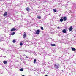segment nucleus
Here are the masks:
<instances>
[{"label": "nucleus", "mask_w": 76, "mask_h": 76, "mask_svg": "<svg viewBox=\"0 0 76 76\" xmlns=\"http://www.w3.org/2000/svg\"><path fill=\"white\" fill-rule=\"evenodd\" d=\"M54 67L56 69H58L60 67V64H54Z\"/></svg>", "instance_id": "1"}, {"label": "nucleus", "mask_w": 76, "mask_h": 76, "mask_svg": "<svg viewBox=\"0 0 76 76\" xmlns=\"http://www.w3.org/2000/svg\"><path fill=\"white\" fill-rule=\"evenodd\" d=\"M39 32H40V30H37L36 31V33L37 35H38L39 34Z\"/></svg>", "instance_id": "2"}, {"label": "nucleus", "mask_w": 76, "mask_h": 76, "mask_svg": "<svg viewBox=\"0 0 76 76\" xmlns=\"http://www.w3.org/2000/svg\"><path fill=\"white\" fill-rule=\"evenodd\" d=\"M72 29H73V27L72 26H71L69 28V31H72Z\"/></svg>", "instance_id": "3"}, {"label": "nucleus", "mask_w": 76, "mask_h": 76, "mask_svg": "<svg viewBox=\"0 0 76 76\" xmlns=\"http://www.w3.org/2000/svg\"><path fill=\"white\" fill-rule=\"evenodd\" d=\"M63 19L64 21H66L67 20V17H64Z\"/></svg>", "instance_id": "4"}, {"label": "nucleus", "mask_w": 76, "mask_h": 76, "mask_svg": "<svg viewBox=\"0 0 76 76\" xmlns=\"http://www.w3.org/2000/svg\"><path fill=\"white\" fill-rule=\"evenodd\" d=\"M7 15V12H5L3 15V16H6Z\"/></svg>", "instance_id": "5"}, {"label": "nucleus", "mask_w": 76, "mask_h": 76, "mask_svg": "<svg viewBox=\"0 0 76 76\" xmlns=\"http://www.w3.org/2000/svg\"><path fill=\"white\" fill-rule=\"evenodd\" d=\"M3 63H4V64H6L7 63V61L5 60H4L3 62Z\"/></svg>", "instance_id": "6"}, {"label": "nucleus", "mask_w": 76, "mask_h": 76, "mask_svg": "<svg viewBox=\"0 0 76 76\" xmlns=\"http://www.w3.org/2000/svg\"><path fill=\"white\" fill-rule=\"evenodd\" d=\"M62 32L63 33H66V29H64L62 30Z\"/></svg>", "instance_id": "7"}, {"label": "nucleus", "mask_w": 76, "mask_h": 76, "mask_svg": "<svg viewBox=\"0 0 76 76\" xmlns=\"http://www.w3.org/2000/svg\"><path fill=\"white\" fill-rule=\"evenodd\" d=\"M71 49L73 51H76V49L75 48H72Z\"/></svg>", "instance_id": "8"}, {"label": "nucleus", "mask_w": 76, "mask_h": 76, "mask_svg": "<svg viewBox=\"0 0 76 76\" xmlns=\"http://www.w3.org/2000/svg\"><path fill=\"white\" fill-rule=\"evenodd\" d=\"M23 36V38H25L26 37V33H24Z\"/></svg>", "instance_id": "9"}, {"label": "nucleus", "mask_w": 76, "mask_h": 76, "mask_svg": "<svg viewBox=\"0 0 76 76\" xmlns=\"http://www.w3.org/2000/svg\"><path fill=\"white\" fill-rule=\"evenodd\" d=\"M26 11H27V12H29V8L28 7H27L26 8Z\"/></svg>", "instance_id": "10"}, {"label": "nucleus", "mask_w": 76, "mask_h": 76, "mask_svg": "<svg viewBox=\"0 0 76 76\" xmlns=\"http://www.w3.org/2000/svg\"><path fill=\"white\" fill-rule=\"evenodd\" d=\"M16 28H12L11 29V31H16Z\"/></svg>", "instance_id": "11"}, {"label": "nucleus", "mask_w": 76, "mask_h": 76, "mask_svg": "<svg viewBox=\"0 0 76 76\" xmlns=\"http://www.w3.org/2000/svg\"><path fill=\"white\" fill-rule=\"evenodd\" d=\"M50 45H51V46H52L53 47L56 46V44H53L51 43Z\"/></svg>", "instance_id": "12"}, {"label": "nucleus", "mask_w": 76, "mask_h": 76, "mask_svg": "<svg viewBox=\"0 0 76 76\" xmlns=\"http://www.w3.org/2000/svg\"><path fill=\"white\" fill-rule=\"evenodd\" d=\"M1 41H4V39L3 37H2L0 39Z\"/></svg>", "instance_id": "13"}, {"label": "nucleus", "mask_w": 76, "mask_h": 76, "mask_svg": "<svg viewBox=\"0 0 76 76\" xmlns=\"http://www.w3.org/2000/svg\"><path fill=\"white\" fill-rule=\"evenodd\" d=\"M64 20H63V18H61L60 19V22H63Z\"/></svg>", "instance_id": "14"}, {"label": "nucleus", "mask_w": 76, "mask_h": 76, "mask_svg": "<svg viewBox=\"0 0 76 76\" xmlns=\"http://www.w3.org/2000/svg\"><path fill=\"white\" fill-rule=\"evenodd\" d=\"M15 34V32H13L11 33V35H13Z\"/></svg>", "instance_id": "15"}, {"label": "nucleus", "mask_w": 76, "mask_h": 76, "mask_svg": "<svg viewBox=\"0 0 76 76\" xmlns=\"http://www.w3.org/2000/svg\"><path fill=\"white\" fill-rule=\"evenodd\" d=\"M37 18L40 19H41V17L40 16H39L37 17Z\"/></svg>", "instance_id": "16"}, {"label": "nucleus", "mask_w": 76, "mask_h": 76, "mask_svg": "<svg viewBox=\"0 0 76 76\" xmlns=\"http://www.w3.org/2000/svg\"><path fill=\"white\" fill-rule=\"evenodd\" d=\"M36 62V59H35L34 60V63L35 64V62Z\"/></svg>", "instance_id": "17"}, {"label": "nucleus", "mask_w": 76, "mask_h": 76, "mask_svg": "<svg viewBox=\"0 0 76 76\" xmlns=\"http://www.w3.org/2000/svg\"><path fill=\"white\" fill-rule=\"evenodd\" d=\"M20 45L21 46H22V45H23V44H22V42H20Z\"/></svg>", "instance_id": "18"}, {"label": "nucleus", "mask_w": 76, "mask_h": 76, "mask_svg": "<svg viewBox=\"0 0 76 76\" xmlns=\"http://www.w3.org/2000/svg\"><path fill=\"white\" fill-rule=\"evenodd\" d=\"M3 51H5V53H7V50H5V49H4V50H3Z\"/></svg>", "instance_id": "19"}, {"label": "nucleus", "mask_w": 76, "mask_h": 76, "mask_svg": "<svg viewBox=\"0 0 76 76\" xmlns=\"http://www.w3.org/2000/svg\"><path fill=\"white\" fill-rule=\"evenodd\" d=\"M23 71V68H21L20 69V71Z\"/></svg>", "instance_id": "20"}, {"label": "nucleus", "mask_w": 76, "mask_h": 76, "mask_svg": "<svg viewBox=\"0 0 76 76\" xmlns=\"http://www.w3.org/2000/svg\"><path fill=\"white\" fill-rule=\"evenodd\" d=\"M53 10L54 12H57V10H56L53 9Z\"/></svg>", "instance_id": "21"}, {"label": "nucleus", "mask_w": 76, "mask_h": 76, "mask_svg": "<svg viewBox=\"0 0 76 76\" xmlns=\"http://www.w3.org/2000/svg\"><path fill=\"white\" fill-rule=\"evenodd\" d=\"M13 43H15L16 42V40H13L12 41Z\"/></svg>", "instance_id": "22"}, {"label": "nucleus", "mask_w": 76, "mask_h": 76, "mask_svg": "<svg viewBox=\"0 0 76 76\" xmlns=\"http://www.w3.org/2000/svg\"><path fill=\"white\" fill-rule=\"evenodd\" d=\"M41 29H42V30H44V28H43L42 27H41Z\"/></svg>", "instance_id": "23"}, {"label": "nucleus", "mask_w": 76, "mask_h": 76, "mask_svg": "<svg viewBox=\"0 0 76 76\" xmlns=\"http://www.w3.org/2000/svg\"><path fill=\"white\" fill-rule=\"evenodd\" d=\"M11 57H15V56L14 55H12L11 56Z\"/></svg>", "instance_id": "24"}, {"label": "nucleus", "mask_w": 76, "mask_h": 76, "mask_svg": "<svg viewBox=\"0 0 76 76\" xmlns=\"http://www.w3.org/2000/svg\"><path fill=\"white\" fill-rule=\"evenodd\" d=\"M33 53L34 54H36V53H35V51H33Z\"/></svg>", "instance_id": "25"}, {"label": "nucleus", "mask_w": 76, "mask_h": 76, "mask_svg": "<svg viewBox=\"0 0 76 76\" xmlns=\"http://www.w3.org/2000/svg\"><path fill=\"white\" fill-rule=\"evenodd\" d=\"M1 50H3V51L4 50V49L3 48H1Z\"/></svg>", "instance_id": "26"}, {"label": "nucleus", "mask_w": 76, "mask_h": 76, "mask_svg": "<svg viewBox=\"0 0 76 76\" xmlns=\"http://www.w3.org/2000/svg\"><path fill=\"white\" fill-rule=\"evenodd\" d=\"M25 51L26 52H28V50H25Z\"/></svg>", "instance_id": "27"}, {"label": "nucleus", "mask_w": 76, "mask_h": 76, "mask_svg": "<svg viewBox=\"0 0 76 76\" xmlns=\"http://www.w3.org/2000/svg\"><path fill=\"white\" fill-rule=\"evenodd\" d=\"M26 58H28V56H26Z\"/></svg>", "instance_id": "28"}, {"label": "nucleus", "mask_w": 76, "mask_h": 76, "mask_svg": "<svg viewBox=\"0 0 76 76\" xmlns=\"http://www.w3.org/2000/svg\"><path fill=\"white\" fill-rule=\"evenodd\" d=\"M7 1H11V0H7Z\"/></svg>", "instance_id": "29"}, {"label": "nucleus", "mask_w": 76, "mask_h": 76, "mask_svg": "<svg viewBox=\"0 0 76 76\" xmlns=\"http://www.w3.org/2000/svg\"><path fill=\"white\" fill-rule=\"evenodd\" d=\"M3 1V0H0V1L1 2V1Z\"/></svg>", "instance_id": "30"}, {"label": "nucleus", "mask_w": 76, "mask_h": 76, "mask_svg": "<svg viewBox=\"0 0 76 76\" xmlns=\"http://www.w3.org/2000/svg\"><path fill=\"white\" fill-rule=\"evenodd\" d=\"M53 58H54V56H53Z\"/></svg>", "instance_id": "31"}, {"label": "nucleus", "mask_w": 76, "mask_h": 76, "mask_svg": "<svg viewBox=\"0 0 76 76\" xmlns=\"http://www.w3.org/2000/svg\"><path fill=\"white\" fill-rule=\"evenodd\" d=\"M3 57H4V58L6 57V56H4Z\"/></svg>", "instance_id": "32"}, {"label": "nucleus", "mask_w": 76, "mask_h": 76, "mask_svg": "<svg viewBox=\"0 0 76 76\" xmlns=\"http://www.w3.org/2000/svg\"><path fill=\"white\" fill-rule=\"evenodd\" d=\"M61 18H63V17H61Z\"/></svg>", "instance_id": "33"}, {"label": "nucleus", "mask_w": 76, "mask_h": 76, "mask_svg": "<svg viewBox=\"0 0 76 76\" xmlns=\"http://www.w3.org/2000/svg\"><path fill=\"white\" fill-rule=\"evenodd\" d=\"M58 28H60V27H58Z\"/></svg>", "instance_id": "34"}, {"label": "nucleus", "mask_w": 76, "mask_h": 76, "mask_svg": "<svg viewBox=\"0 0 76 76\" xmlns=\"http://www.w3.org/2000/svg\"><path fill=\"white\" fill-rule=\"evenodd\" d=\"M1 74H2L3 73L2 72H1Z\"/></svg>", "instance_id": "35"}, {"label": "nucleus", "mask_w": 76, "mask_h": 76, "mask_svg": "<svg viewBox=\"0 0 76 76\" xmlns=\"http://www.w3.org/2000/svg\"><path fill=\"white\" fill-rule=\"evenodd\" d=\"M26 56V55H24V56Z\"/></svg>", "instance_id": "36"}, {"label": "nucleus", "mask_w": 76, "mask_h": 76, "mask_svg": "<svg viewBox=\"0 0 76 76\" xmlns=\"http://www.w3.org/2000/svg\"><path fill=\"white\" fill-rule=\"evenodd\" d=\"M45 76H47V75H46Z\"/></svg>", "instance_id": "37"}, {"label": "nucleus", "mask_w": 76, "mask_h": 76, "mask_svg": "<svg viewBox=\"0 0 76 76\" xmlns=\"http://www.w3.org/2000/svg\"><path fill=\"white\" fill-rule=\"evenodd\" d=\"M45 64H46L45 63Z\"/></svg>", "instance_id": "38"}, {"label": "nucleus", "mask_w": 76, "mask_h": 76, "mask_svg": "<svg viewBox=\"0 0 76 76\" xmlns=\"http://www.w3.org/2000/svg\"><path fill=\"white\" fill-rule=\"evenodd\" d=\"M0 41H1V39H0Z\"/></svg>", "instance_id": "39"}, {"label": "nucleus", "mask_w": 76, "mask_h": 76, "mask_svg": "<svg viewBox=\"0 0 76 76\" xmlns=\"http://www.w3.org/2000/svg\"><path fill=\"white\" fill-rule=\"evenodd\" d=\"M0 49H1V48H0Z\"/></svg>", "instance_id": "40"}, {"label": "nucleus", "mask_w": 76, "mask_h": 76, "mask_svg": "<svg viewBox=\"0 0 76 76\" xmlns=\"http://www.w3.org/2000/svg\"><path fill=\"white\" fill-rule=\"evenodd\" d=\"M62 72H63V70H62Z\"/></svg>", "instance_id": "41"}, {"label": "nucleus", "mask_w": 76, "mask_h": 76, "mask_svg": "<svg viewBox=\"0 0 76 76\" xmlns=\"http://www.w3.org/2000/svg\"><path fill=\"white\" fill-rule=\"evenodd\" d=\"M67 3H68V2H67Z\"/></svg>", "instance_id": "42"}]
</instances>
